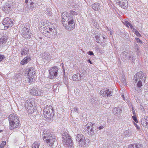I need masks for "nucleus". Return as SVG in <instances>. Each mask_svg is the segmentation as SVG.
Instances as JSON below:
<instances>
[{
  "label": "nucleus",
  "mask_w": 148,
  "mask_h": 148,
  "mask_svg": "<svg viewBox=\"0 0 148 148\" xmlns=\"http://www.w3.org/2000/svg\"><path fill=\"white\" fill-rule=\"evenodd\" d=\"M62 21L65 28L69 30H71L75 27L73 16L67 12H64L61 14Z\"/></svg>",
  "instance_id": "1"
},
{
  "label": "nucleus",
  "mask_w": 148,
  "mask_h": 148,
  "mask_svg": "<svg viewBox=\"0 0 148 148\" xmlns=\"http://www.w3.org/2000/svg\"><path fill=\"white\" fill-rule=\"evenodd\" d=\"M43 136L44 140L50 146H52L56 142V136L49 130L43 131Z\"/></svg>",
  "instance_id": "2"
},
{
  "label": "nucleus",
  "mask_w": 148,
  "mask_h": 148,
  "mask_svg": "<svg viewBox=\"0 0 148 148\" xmlns=\"http://www.w3.org/2000/svg\"><path fill=\"white\" fill-rule=\"evenodd\" d=\"M43 114L44 118L47 121L49 120L51 122L53 121L52 118L54 113V110L53 107L51 106H47L43 109Z\"/></svg>",
  "instance_id": "3"
},
{
  "label": "nucleus",
  "mask_w": 148,
  "mask_h": 148,
  "mask_svg": "<svg viewBox=\"0 0 148 148\" xmlns=\"http://www.w3.org/2000/svg\"><path fill=\"white\" fill-rule=\"evenodd\" d=\"M9 128L10 130L18 127L19 124L18 117L14 114H10L8 117Z\"/></svg>",
  "instance_id": "4"
},
{
  "label": "nucleus",
  "mask_w": 148,
  "mask_h": 148,
  "mask_svg": "<svg viewBox=\"0 0 148 148\" xmlns=\"http://www.w3.org/2000/svg\"><path fill=\"white\" fill-rule=\"evenodd\" d=\"M62 140V143L66 147L71 148L73 147V142L71 137L67 133L63 134Z\"/></svg>",
  "instance_id": "5"
},
{
  "label": "nucleus",
  "mask_w": 148,
  "mask_h": 148,
  "mask_svg": "<svg viewBox=\"0 0 148 148\" xmlns=\"http://www.w3.org/2000/svg\"><path fill=\"white\" fill-rule=\"evenodd\" d=\"M43 33L45 36L51 38L55 37L56 33V30L54 29H53L49 26H46L44 27Z\"/></svg>",
  "instance_id": "6"
},
{
  "label": "nucleus",
  "mask_w": 148,
  "mask_h": 148,
  "mask_svg": "<svg viewBox=\"0 0 148 148\" xmlns=\"http://www.w3.org/2000/svg\"><path fill=\"white\" fill-rule=\"evenodd\" d=\"M30 30V27H27L22 26L19 29V32L22 36L25 38L27 39L30 38L32 35V33L29 31Z\"/></svg>",
  "instance_id": "7"
},
{
  "label": "nucleus",
  "mask_w": 148,
  "mask_h": 148,
  "mask_svg": "<svg viewBox=\"0 0 148 148\" xmlns=\"http://www.w3.org/2000/svg\"><path fill=\"white\" fill-rule=\"evenodd\" d=\"M76 139L79 147H83L86 145L87 143L88 139L86 138L85 137L81 134L77 135L76 137Z\"/></svg>",
  "instance_id": "8"
},
{
  "label": "nucleus",
  "mask_w": 148,
  "mask_h": 148,
  "mask_svg": "<svg viewBox=\"0 0 148 148\" xmlns=\"http://www.w3.org/2000/svg\"><path fill=\"white\" fill-rule=\"evenodd\" d=\"M25 73L27 74L28 80V81L29 83H32L35 79V70L32 67L27 69Z\"/></svg>",
  "instance_id": "9"
},
{
  "label": "nucleus",
  "mask_w": 148,
  "mask_h": 148,
  "mask_svg": "<svg viewBox=\"0 0 148 148\" xmlns=\"http://www.w3.org/2000/svg\"><path fill=\"white\" fill-rule=\"evenodd\" d=\"M32 102L30 100H27L25 103V107L29 114H32L36 111V109L33 107Z\"/></svg>",
  "instance_id": "10"
},
{
  "label": "nucleus",
  "mask_w": 148,
  "mask_h": 148,
  "mask_svg": "<svg viewBox=\"0 0 148 148\" xmlns=\"http://www.w3.org/2000/svg\"><path fill=\"white\" fill-rule=\"evenodd\" d=\"M94 125V123L89 122L85 125L84 129L86 133L91 136H93L95 134L93 130L94 127H93Z\"/></svg>",
  "instance_id": "11"
},
{
  "label": "nucleus",
  "mask_w": 148,
  "mask_h": 148,
  "mask_svg": "<svg viewBox=\"0 0 148 148\" xmlns=\"http://www.w3.org/2000/svg\"><path fill=\"white\" fill-rule=\"evenodd\" d=\"M13 23V20L8 17L5 18L3 21L2 24L4 26L5 29L12 26Z\"/></svg>",
  "instance_id": "12"
},
{
  "label": "nucleus",
  "mask_w": 148,
  "mask_h": 148,
  "mask_svg": "<svg viewBox=\"0 0 148 148\" xmlns=\"http://www.w3.org/2000/svg\"><path fill=\"white\" fill-rule=\"evenodd\" d=\"M58 68L56 66H54L49 69V77L51 79L55 78L58 75Z\"/></svg>",
  "instance_id": "13"
},
{
  "label": "nucleus",
  "mask_w": 148,
  "mask_h": 148,
  "mask_svg": "<svg viewBox=\"0 0 148 148\" xmlns=\"http://www.w3.org/2000/svg\"><path fill=\"white\" fill-rule=\"evenodd\" d=\"M135 81L137 82L138 80L144 81L145 80V74L142 72H138L134 76Z\"/></svg>",
  "instance_id": "14"
},
{
  "label": "nucleus",
  "mask_w": 148,
  "mask_h": 148,
  "mask_svg": "<svg viewBox=\"0 0 148 148\" xmlns=\"http://www.w3.org/2000/svg\"><path fill=\"white\" fill-rule=\"evenodd\" d=\"M117 2L118 4L120 5L121 7L123 9L127 8L128 5L127 1V0H119Z\"/></svg>",
  "instance_id": "15"
},
{
  "label": "nucleus",
  "mask_w": 148,
  "mask_h": 148,
  "mask_svg": "<svg viewBox=\"0 0 148 148\" xmlns=\"http://www.w3.org/2000/svg\"><path fill=\"white\" fill-rule=\"evenodd\" d=\"M143 81H140V80L138 81V83H137L136 86L135 85L134 86V88L135 90V91H136L138 92L140 91L141 86H142V82Z\"/></svg>",
  "instance_id": "16"
},
{
  "label": "nucleus",
  "mask_w": 148,
  "mask_h": 148,
  "mask_svg": "<svg viewBox=\"0 0 148 148\" xmlns=\"http://www.w3.org/2000/svg\"><path fill=\"white\" fill-rule=\"evenodd\" d=\"M83 75L82 74L77 73L73 75L72 78L73 80L75 81L80 80L83 77Z\"/></svg>",
  "instance_id": "17"
},
{
  "label": "nucleus",
  "mask_w": 148,
  "mask_h": 148,
  "mask_svg": "<svg viewBox=\"0 0 148 148\" xmlns=\"http://www.w3.org/2000/svg\"><path fill=\"white\" fill-rule=\"evenodd\" d=\"M130 55L129 53L126 51L123 52L121 54V58L123 60H127L129 58V56Z\"/></svg>",
  "instance_id": "18"
},
{
  "label": "nucleus",
  "mask_w": 148,
  "mask_h": 148,
  "mask_svg": "<svg viewBox=\"0 0 148 148\" xmlns=\"http://www.w3.org/2000/svg\"><path fill=\"white\" fill-rule=\"evenodd\" d=\"M142 125L145 127L148 128V118L147 116H145L141 121Z\"/></svg>",
  "instance_id": "19"
},
{
  "label": "nucleus",
  "mask_w": 148,
  "mask_h": 148,
  "mask_svg": "<svg viewBox=\"0 0 148 148\" xmlns=\"http://www.w3.org/2000/svg\"><path fill=\"white\" fill-rule=\"evenodd\" d=\"M122 112L121 108V107H115L113 110V114L115 115L120 114Z\"/></svg>",
  "instance_id": "20"
},
{
  "label": "nucleus",
  "mask_w": 148,
  "mask_h": 148,
  "mask_svg": "<svg viewBox=\"0 0 148 148\" xmlns=\"http://www.w3.org/2000/svg\"><path fill=\"white\" fill-rule=\"evenodd\" d=\"M92 8L95 11H99L100 9L101 6L98 3H95L92 5Z\"/></svg>",
  "instance_id": "21"
},
{
  "label": "nucleus",
  "mask_w": 148,
  "mask_h": 148,
  "mask_svg": "<svg viewBox=\"0 0 148 148\" xmlns=\"http://www.w3.org/2000/svg\"><path fill=\"white\" fill-rule=\"evenodd\" d=\"M142 145L140 144H132L128 146V148H142Z\"/></svg>",
  "instance_id": "22"
},
{
  "label": "nucleus",
  "mask_w": 148,
  "mask_h": 148,
  "mask_svg": "<svg viewBox=\"0 0 148 148\" xmlns=\"http://www.w3.org/2000/svg\"><path fill=\"white\" fill-rule=\"evenodd\" d=\"M30 60L31 59L28 56L25 57L24 59L21 61V64L22 65L27 64Z\"/></svg>",
  "instance_id": "23"
},
{
  "label": "nucleus",
  "mask_w": 148,
  "mask_h": 148,
  "mask_svg": "<svg viewBox=\"0 0 148 148\" xmlns=\"http://www.w3.org/2000/svg\"><path fill=\"white\" fill-rule=\"evenodd\" d=\"M50 55L49 53L47 52H45L42 54V58L45 60H49L50 59Z\"/></svg>",
  "instance_id": "24"
},
{
  "label": "nucleus",
  "mask_w": 148,
  "mask_h": 148,
  "mask_svg": "<svg viewBox=\"0 0 148 148\" xmlns=\"http://www.w3.org/2000/svg\"><path fill=\"white\" fill-rule=\"evenodd\" d=\"M37 89L38 88L36 87L32 88L30 90V94L34 96H37L36 94Z\"/></svg>",
  "instance_id": "25"
},
{
  "label": "nucleus",
  "mask_w": 148,
  "mask_h": 148,
  "mask_svg": "<svg viewBox=\"0 0 148 148\" xmlns=\"http://www.w3.org/2000/svg\"><path fill=\"white\" fill-rule=\"evenodd\" d=\"M29 52V50L27 48H24L23 49H22L21 53L22 55H28V53Z\"/></svg>",
  "instance_id": "26"
},
{
  "label": "nucleus",
  "mask_w": 148,
  "mask_h": 148,
  "mask_svg": "<svg viewBox=\"0 0 148 148\" xmlns=\"http://www.w3.org/2000/svg\"><path fill=\"white\" fill-rule=\"evenodd\" d=\"M11 6L9 5H4L3 8V10L5 13H8L9 10H10V7Z\"/></svg>",
  "instance_id": "27"
},
{
  "label": "nucleus",
  "mask_w": 148,
  "mask_h": 148,
  "mask_svg": "<svg viewBox=\"0 0 148 148\" xmlns=\"http://www.w3.org/2000/svg\"><path fill=\"white\" fill-rule=\"evenodd\" d=\"M132 133L130 130H128L124 132V135L125 137H129L132 135Z\"/></svg>",
  "instance_id": "28"
},
{
  "label": "nucleus",
  "mask_w": 148,
  "mask_h": 148,
  "mask_svg": "<svg viewBox=\"0 0 148 148\" xmlns=\"http://www.w3.org/2000/svg\"><path fill=\"white\" fill-rule=\"evenodd\" d=\"M7 42L6 37L5 36H3L0 39V45L5 44Z\"/></svg>",
  "instance_id": "29"
},
{
  "label": "nucleus",
  "mask_w": 148,
  "mask_h": 148,
  "mask_svg": "<svg viewBox=\"0 0 148 148\" xmlns=\"http://www.w3.org/2000/svg\"><path fill=\"white\" fill-rule=\"evenodd\" d=\"M37 92V96H40L43 95L45 93V91L42 89H39L38 88Z\"/></svg>",
  "instance_id": "30"
},
{
  "label": "nucleus",
  "mask_w": 148,
  "mask_h": 148,
  "mask_svg": "<svg viewBox=\"0 0 148 148\" xmlns=\"http://www.w3.org/2000/svg\"><path fill=\"white\" fill-rule=\"evenodd\" d=\"M129 57V58L127 59V60L129 62H130L132 63V64H133L135 60V56L133 55L132 56H131L130 55Z\"/></svg>",
  "instance_id": "31"
},
{
  "label": "nucleus",
  "mask_w": 148,
  "mask_h": 148,
  "mask_svg": "<svg viewBox=\"0 0 148 148\" xmlns=\"http://www.w3.org/2000/svg\"><path fill=\"white\" fill-rule=\"evenodd\" d=\"M107 89L106 90H101L100 92V93L102 95L103 97H106L107 96Z\"/></svg>",
  "instance_id": "32"
},
{
  "label": "nucleus",
  "mask_w": 148,
  "mask_h": 148,
  "mask_svg": "<svg viewBox=\"0 0 148 148\" xmlns=\"http://www.w3.org/2000/svg\"><path fill=\"white\" fill-rule=\"evenodd\" d=\"M46 13L47 15L49 16H51L52 15V12L51 9L50 8H47L46 11Z\"/></svg>",
  "instance_id": "33"
},
{
  "label": "nucleus",
  "mask_w": 148,
  "mask_h": 148,
  "mask_svg": "<svg viewBox=\"0 0 148 148\" xmlns=\"http://www.w3.org/2000/svg\"><path fill=\"white\" fill-rule=\"evenodd\" d=\"M46 21L44 22H42L41 23V25L40 26V27L41 28V29H42L43 31L44 30V27H45L46 26H48L47 25V24L45 23V22Z\"/></svg>",
  "instance_id": "34"
},
{
  "label": "nucleus",
  "mask_w": 148,
  "mask_h": 148,
  "mask_svg": "<svg viewBox=\"0 0 148 148\" xmlns=\"http://www.w3.org/2000/svg\"><path fill=\"white\" fill-rule=\"evenodd\" d=\"M67 13H68L69 14H70V15H71L72 16H73L77 15L78 14L77 12L73 10H70L69 12H67Z\"/></svg>",
  "instance_id": "35"
},
{
  "label": "nucleus",
  "mask_w": 148,
  "mask_h": 148,
  "mask_svg": "<svg viewBox=\"0 0 148 148\" xmlns=\"http://www.w3.org/2000/svg\"><path fill=\"white\" fill-rule=\"evenodd\" d=\"M32 148H39V143L37 142L34 143L32 145Z\"/></svg>",
  "instance_id": "36"
},
{
  "label": "nucleus",
  "mask_w": 148,
  "mask_h": 148,
  "mask_svg": "<svg viewBox=\"0 0 148 148\" xmlns=\"http://www.w3.org/2000/svg\"><path fill=\"white\" fill-rule=\"evenodd\" d=\"M63 82H61V84H65L67 85L68 84V79L65 77V76L64 77L63 79Z\"/></svg>",
  "instance_id": "37"
},
{
  "label": "nucleus",
  "mask_w": 148,
  "mask_h": 148,
  "mask_svg": "<svg viewBox=\"0 0 148 148\" xmlns=\"http://www.w3.org/2000/svg\"><path fill=\"white\" fill-rule=\"evenodd\" d=\"M34 7V5H33V4H31V3H30L29 5H28V7L27 8V9H26V10L28 11V10H32L33 8Z\"/></svg>",
  "instance_id": "38"
},
{
  "label": "nucleus",
  "mask_w": 148,
  "mask_h": 148,
  "mask_svg": "<svg viewBox=\"0 0 148 148\" xmlns=\"http://www.w3.org/2000/svg\"><path fill=\"white\" fill-rule=\"evenodd\" d=\"M93 25L95 27V28H98L99 26V25L96 22V21L93 20Z\"/></svg>",
  "instance_id": "39"
},
{
  "label": "nucleus",
  "mask_w": 148,
  "mask_h": 148,
  "mask_svg": "<svg viewBox=\"0 0 148 148\" xmlns=\"http://www.w3.org/2000/svg\"><path fill=\"white\" fill-rule=\"evenodd\" d=\"M107 97H110L112 95V92L109 91V89H107Z\"/></svg>",
  "instance_id": "40"
},
{
  "label": "nucleus",
  "mask_w": 148,
  "mask_h": 148,
  "mask_svg": "<svg viewBox=\"0 0 148 148\" xmlns=\"http://www.w3.org/2000/svg\"><path fill=\"white\" fill-rule=\"evenodd\" d=\"M96 41L98 43H101V44L103 43L102 41H101L100 40V37L99 36H96Z\"/></svg>",
  "instance_id": "41"
},
{
  "label": "nucleus",
  "mask_w": 148,
  "mask_h": 148,
  "mask_svg": "<svg viewBox=\"0 0 148 148\" xmlns=\"http://www.w3.org/2000/svg\"><path fill=\"white\" fill-rule=\"evenodd\" d=\"M34 0H25V3H30L31 4H33V1Z\"/></svg>",
  "instance_id": "42"
},
{
  "label": "nucleus",
  "mask_w": 148,
  "mask_h": 148,
  "mask_svg": "<svg viewBox=\"0 0 148 148\" xmlns=\"http://www.w3.org/2000/svg\"><path fill=\"white\" fill-rule=\"evenodd\" d=\"M5 141H3L2 142L0 145V148H3L4 146L5 145Z\"/></svg>",
  "instance_id": "43"
},
{
  "label": "nucleus",
  "mask_w": 148,
  "mask_h": 148,
  "mask_svg": "<svg viewBox=\"0 0 148 148\" xmlns=\"http://www.w3.org/2000/svg\"><path fill=\"white\" fill-rule=\"evenodd\" d=\"M121 81L123 82V84L124 85H126L127 84V83L124 77H122L121 79Z\"/></svg>",
  "instance_id": "44"
},
{
  "label": "nucleus",
  "mask_w": 148,
  "mask_h": 148,
  "mask_svg": "<svg viewBox=\"0 0 148 148\" xmlns=\"http://www.w3.org/2000/svg\"><path fill=\"white\" fill-rule=\"evenodd\" d=\"M123 24L126 25L127 27H129L128 25H129L130 24V23H129L128 21H125L124 22H123Z\"/></svg>",
  "instance_id": "45"
},
{
  "label": "nucleus",
  "mask_w": 148,
  "mask_h": 148,
  "mask_svg": "<svg viewBox=\"0 0 148 148\" xmlns=\"http://www.w3.org/2000/svg\"><path fill=\"white\" fill-rule=\"evenodd\" d=\"M78 108H77L76 107H74L71 110V111H73L75 112H77V111L78 110Z\"/></svg>",
  "instance_id": "46"
},
{
  "label": "nucleus",
  "mask_w": 148,
  "mask_h": 148,
  "mask_svg": "<svg viewBox=\"0 0 148 148\" xmlns=\"http://www.w3.org/2000/svg\"><path fill=\"white\" fill-rule=\"evenodd\" d=\"M134 115H134V116H132V119H133L134 121L135 122H136V123H138V120L137 119V118L136 117V116H135Z\"/></svg>",
  "instance_id": "47"
},
{
  "label": "nucleus",
  "mask_w": 148,
  "mask_h": 148,
  "mask_svg": "<svg viewBox=\"0 0 148 148\" xmlns=\"http://www.w3.org/2000/svg\"><path fill=\"white\" fill-rule=\"evenodd\" d=\"M135 40L137 42H139L140 43H142V42L141 40H140L138 38H136Z\"/></svg>",
  "instance_id": "48"
},
{
  "label": "nucleus",
  "mask_w": 148,
  "mask_h": 148,
  "mask_svg": "<svg viewBox=\"0 0 148 148\" xmlns=\"http://www.w3.org/2000/svg\"><path fill=\"white\" fill-rule=\"evenodd\" d=\"M135 33L136 34V35L137 36H138V37L140 36V34L139 33V32L137 31H135Z\"/></svg>",
  "instance_id": "49"
},
{
  "label": "nucleus",
  "mask_w": 148,
  "mask_h": 148,
  "mask_svg": "<svg viewBox=\"0 0 148 148\" xmlns=\"http://www.w3.org/2000/svg\"><path fill=\"white\" fill-rule=\"evenodd\" d=\"M4 58V57L3 55H0V62Z\"/></svg>",
  "instance_id": "50"
},
{
  "label": "nucleus",
  "mask_w": 148,
  "mask_h": 148,
  "mask_svg": "<svg viewBox=\"0 0 148 148\" xmlns=\"http://www.w3.org/2000/svg\"><path fill=\"white\" fill-rule=\"evenodd\" d=\"M104 126L101 125L99 127H97V129L99 130H101V129H103V128H104Z\"/></svg>",
  "instance_id": "51"
},
{
  "label": "nucleus",
  "mask_w": 148,
  "mask_h": 148,
  "mask_svg": "<svg viewBox=\"0 0 148 148\" xmlns=\"http://www.w3.org/2000/svg\"><path fill=\"white\" fill-rule=\"evenodd\" d=\"M88 54L91 56V55H93L94 53L92 51H90L88 52Z\"/></svg>",
  "instance_id": "52"
},
{
  "label": "nucleus",
  "mask_w": 148,
  "mask_h": 148,
  "mask_svg": "<svg viewBox=\"0 0 148 148\" xmlns=\"http://www.w3.org/2000/svg\"><path fill=\"white\" fill-rule=\"evenodd\" d=\"M134 124L135 125V126L136 127V128L138 130H139L140 127L138 126V125L137 124H136L134 122Z\"/></svg>",
  "instance_id": "53"
},
{
  "label": "nucleus",
  "mask_w": 148,
  "mask_h": 148,
  "mask_svg": "<svg viewBox=\"0 0 148 148\" xmlns=\"http://www.w3.org/2000/svg\"><path fill=\"white\" fill-rule=\"evenodd\" d=\"M132 112L133 114L134 115H135V110H134V108L133 107H132Z\"/></svg>",
  "instance_id": "54"
},
{
  "label": "nucleus",
  "mask_w": 148,
  "mask_h": 148,
  "mask_svg": "<svg viewBox=\"0 0 148 148\" xmlns=\"http://www.w3.org/2000/svg\"><path fill=\"white\" fill-rule=\"evenodd\" d=\"M129 25L130 26V27L131 28V29H132V28H133L134 27L130 23V24Z\"/></svg>",
  "instance_id": "55"
},
{
  "label": "nucleus",
  "mask_w": 148,
  "mask_h": 148,
  "mask_svg": "<svg viewBox=\"0 0 148 148\" xmlns=\"http://www.w3.org/2000/svg\"><path fill=\"white\" fill-rule=\"evenodd\" d=\"M133 29V31H134V32H135V31H137L136 30V29L134 28V27L133 28H132Z\"/></svg>",
  "instance_id": "56"
},
{
  "label": "nucleus",
  "mask_w": 148,
  "mask_h": 148,
  "mask_svg": "<svg viewBox=\"0 0 148 148\" xmlns=\"http://www.w3.org/2000/svg\"><path fill=\"white\" fill-rule=\"evenodd\" d=\"M88 62H89V63H90V64H92V63L91 62V61L89 59L88 61Z\"/></svg>",
  "instance_id": "57"
},
{
  "label": "nucleus",
  "mask_w": 148,
  "mask_h": 148,
  "mask_svg": "<svg viewBox=\"0 0 148 148\" xmlns=\"http://www.w3.org/2000/svg\"><path fill=\"white\" fill-rule=\"evenodd\" d=\"M110 35H112L113 32L112 31H110Z\"/></svg>",
  "instance_id": "58"
},
{
  "label": "nucleus",
  "mask_w": 148,
  "mask_h": 148,
  "mask_svg": "<svg viewBox=\"0 0 148 148\" xmlns=\"http://www.w3.org/2000/svg\"><path fill=\"white\" fill-rule=\"evenodd\" d=\"M122 97L123 98V99L124 100H125V97H124V95H122Z\"/></svg>",
  "instance_id": "59"
},
{
  "label": "nucleus",
  "mask_w": 148,
  "mask_h": 148,
  "mask_svg": "<svg viewBox=\"0 0 148 148\" xmlns=\"http://www.w3.org/2000/svg\"><path fill=\"white\" fill-rule=\"evenodd\" d=\"M96 49L97 50V49H98V47L97 46V47H96Z\"/></svg>",
  "instance_id": "60"
},
{
  "label": "nucleus",
  "mask_w": 148,
  "mask_h": 148,
  "mask_svg": "<svg viewBox=\"0 0 148 148\" xmlns=\"http://www.w3.org/2000/svg\"><path fill=\"white\" fill-rule=\"evenodd\" d=\"M62 66L63 67V66L64 65V64H63V63H62Z\"/></svg>",
  "instance_id": "61"
},
{
  "label": "nucleus",
  "mask_w": 148,
  "mask_h": 148,
  "mask_svg": "<svg viewBox=\"0 0 148 148\" xmlns=\"http://www.w3.org/2000/svg\"><path fill=\"white\" fill-rule=\"evenodd\" d=\"M102 38H103V39H104V37L103 36H102Z\"/></svg>",
  "instance_id": "62"
},
{
  "label": "nucleus",
  "mask_w": 148,
  "mask_h": 148,
  "mask_svg": "<svg viewBox=\"0 0 148 148\" xmlns=\"http://www.w3.org/2000/svg\"><path fill=\"white\" fill-rule=\"evenodd\" d=\"M136 45L138 46V45L137 44H136Z\"/></svg>",
  "instance_id": "63"
},
{
  "label": "nucleus",
  "mask_w": 148,
  "mask_h": 148,
  "mask_svg": "<svg viewBox=\"0 0 148 148\" xmlns=\"http://www.w3.org/2000/svg\"><path fill=\"white\" fill-rule=\"evenodd\" d=\"M25 9H26V7H25Z\"/></svg>",
  "instance_id": "64"
}]
</instances>
